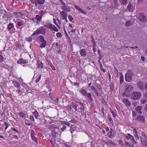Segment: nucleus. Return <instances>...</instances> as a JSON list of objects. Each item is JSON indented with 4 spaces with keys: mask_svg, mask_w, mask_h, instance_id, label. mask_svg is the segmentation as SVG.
Here are the masks:
<instances>
[{
    "mask_svg": "<svg viewBox=\"0 0 147 147\" xmlns=\"http://www.w3.org/2000/svg\"><path fill=\"white\" fill-rule=\"evenodd\" d=\"M46 33V29L43 26H41L38 28L35 31L34 33L32 34V36H34L36 35H38L39 34H42L44 35Z\"/></svg>",
    "mask_w": 147,
    "mask_h": 147,
    "instance_id": "1",
    "label": "nucleus"
},
{
    "mask_svg": "<svg viewBox=\"0 0 147 147\" xmlns=\"http://www.w3.org/2000/svg\"><path fill=\"white\" fill-rule=\"evenodd\" d=\"M45 26L47 28L51 30V31H54L56 32L58 31L59 30L57 27L53 24L49 23L45 25Z\"/></svg>",
    "mask_w": 147,
    "mask_h": 147,
    "instance_id": "2",
    "label": "nucleus"
},
{
    "mask_svg": "<svg viewBox=\"0 0 147 147\" xmlns=\"http://www.w3.org/2000/svg\"><path fill=\"white\" fill-rule=\"evenodd\" d=\"M141 96V93L137 92H133L131 95V98L134 100L138 99Z\"/></svg>",
    "mask_w": 147,
    "mask_h": 147,
    "instance_id": "3",
    "label": "nucleus"
},
{
    "mask_svg": "<svg viewBox=\"0 0 147 147\" xmlns=\"http://www.w3.org/2000/svg\"><path fill=\"white\" fill-rule=\"evenodd\" d=\"M134 89L133 86L131 85L127 86L124 92V94L127 96H128L129 95V93Z\"/></svg>",
    "mask_w": 147,
    "mask_h": 147,
    "instance_id": "4",
    "label": "nucleus"
},
{
    "mask_svg": "<svg viewBox=\"0 0 147 147\" xmlns=\"http://www.w3.org/2000/svg\"><path fill=\"white\" fill-rule=\"evenodd\" d=\"M138 19L139 20L143 22H145L147 20V19L144 15L142 13L140 14L138 17Z\"/></svg>",
    "mask_w": 147,
    "mask_h": 147,
    "instance_id": "5",
    "label": "nucleus"
},
{
    "mask_svg": "<svg viewBox=\"0 0 147 147\" xmlns=\"http://www.w3.org/2000/svg\"><path fill=\"white\" fill-rule=\"evenodd\" d=\"M132 79V75L129 73H126L125 74V80L126 82H131Z\"/></svg>",
    "mask_w": 147,
    "mask_h": 147,
    "instance_id": "6",
    "label": "nucleus"
},
{
    "mask_svg": "<svg viewBox=\"0 0 147 147\" xmlns=\"http://www.w3.org/2000/svg\"><path fill=\"white\" fill-rule=\"evenodd\" d=\"M60 14L62 17V20H66L67 17V13L66 11H63L60 12Z\"/></svg>",
    "mask_w": 147,
    "mask_h": 147,
    "instance_id": "7",
    "label": "nucleus"
},
{
    "mask_svg": "<svg viewBox=\"0 0 147 147\" xmlns=\"http://www.w3.org/2000/svg\"><path fill=\"white\" fill-rule=\"evenodd\" d=\"M28 61L27 59H24L21 58L20 59L18 60L17 63L18 64H25L28 63Z\"/></svg>",
    "mask_w": 147,
    "mask_h": 147,
    "instance_id": "8",
    "label": "nucleus"
},
{
    "mask_svg": "<svg viewBox=\"0 0 147 147\" xmlns=\"http://www.w3.org/2000/svg\"><path fill=\"white\" fill-rule=\"evenodd\" d=\"M142 143L144 146L146 147L147 146V142L146 140H147L146 138H143L141 136H140Z\"/></svg>",
    "mask_w": 147,
    "mask_h": 147,
    "instance_id": "9",
    "label": "nucleus"
},
{
    "mask_svg": "<svg viewBox=\"0 0 147 147\" xmlns=\"http://www.w3.org/2000/svg\"><path fill=\"white\" fill-rule=\"evenodd\" d=\"M136 120L142 122H144L145 121V118L144 117L141 115H139L137 116Z\"/></svg>",
    "mask_w": 147,
    "mask_h": 147,
    "instance_id": "10",
    "label": "nucleus"
},
{
    "mask_svg": "<svg viewBox=\"0 0 147 147\" xmlns=\"http://www.w3.org/2000/svg\"><path fill=\"white\" fill-rule=\"evenodd\" d=\"M61 8L63 10H64L68 11H70L71 10L70 7L67 6L66 5L65 3H63V5L61 6Z\"/></svg>",
    "mask_w": 147,
    "mask_h": 147,
    "instance_id": "11",
    "label": "nucleus"
},
{
    "mask_svg": "<svg viewBox=\"0 0 147 147\" xmlns=\"http://www.w3.org/2000/svg\"><path fill=\"white\" fill-rule=\"evenodd\" d=\"M78 103L79 106H80V107H78V109H80L81 112L84 111V104L82 103H81L80 102H78Z\"/></svg>",
    "mask_w": 147,
    "mask_h": 147,
    "instance_id": "12",
    "label": "nucleus"
},
{
    "mask_svg": "<svg viewBox=\"0 0 147 147\" xmlns=\"http://www.w3.org/2000/svg\"><path fill=\"white\" fill-rule=\"evenodd\" d=\"M31 136L32 140L35 141L36 143H38L37 140L34 136V131L33 130L31 131Z\"/></svg>",
    "mask_w": 147,
    "mask_h": 147,
    "instance_id": "13",
    "label": "nucleus"
},
{
    "mask_svg": "<svg viewBox=\"0 0 147 147\" xmlns=\"http://www.w3.org/2000/svg\"><path fill=\"white\" fill-rule=\"evenodd\" d=\"M123 102L127 107H130L131 106V103L129 101L127 98H124L123 100Z\"/></svg>",
    "mask_w": 147,
    "mask_h": 147,
    "instance_id": "14",
    "label": "nucleus"
},
{
    "mask_svg": "<svg viewBox=\"0 0 147 147\" xmlns=\"http://www.w3.org/2000/svg\"><path fill=\"white\" fill-rule=\"evenodd\" d=\"M137 86L140 90H143L144 88V84L142 82L140 81L137 83Z\"/></svg>",
    "mask_w": 147,
    "mask_h": 147,
    "instance_id": "15",
    "label": "nucleus"
},
{
    "mask_svg": "<svg viewBox=\"0 0 147 147\" xmlns=\"http://www.w3.org/2000/svg\"><path fill=\"white\" fill-rule=\"evenodd\" d=\"M44 40V38L42 35L39 36L36 38V41L38 43H41Z\"/></svg>",
    "mask_w": 147,
    "mask_h": 147,
    "instance_id": "16",
    "label": "nucleus"
},
{
    "mask_svg": "<svg viewBox=\"0 0 147 147\" xmlns=\"http://www.w3.org/2000/svg\"><path fill=\"white\" fill-rule=\"evenodd\" d=\"M78 102H76V103L72 102L71 104V106L72 108L74 109L76 111H77V108L79 107L78 103Z\"/></svg>",
    "mask_w": 147,
    "mask_h": 147,
    "instance_id": "17",
    "label": "nucleus"
},
{
    "mask_svg": "<svg viewBox=\"0 0 147 147\" xmlns=\"http://www.w3.org/2000/svg\"><path fill=\"white\" fill-rule=\"evenodd\" d=\"M142 109V107L141 106H138L135 108L136 112L139 114H141L142 113V112H141Z\"/></svg>",
    "mask_w": 147,
    "mask_h": 147,
    "instance_id": "18",
    "label": "nucleus"
},
{
    "mask_svg": "<svg viewBox=\"0 0 147 147\" xmlns=\"http://www.w3.org/2000/svg\"><path fill=\"white\" fill-rule=\"evenodd\" d=\"M133 133L136 139L137 140L138 139H139V137L138 136V135L137 134V131L136 129V128H134V130L133 131Z\"/></svg>",
    "mask_w": 147,
    "mask_h": 147,
    "instance_id": "19",
    "label": "nucleus"
},
{
    "mask_svg": "<svg viewBox=\"0 0 147 147\" xmlns=\"http://www.w3.org/2000/svg\"><path fill=\"white\" fill-rule=\"evenodd\" d=\"M80 53L82 56H86V53L84 49H82L80 51Z\"/></svg>",
    "mask_w": 147,
    "mask_h": 147,
    "instance_id": "20",
    "label": "nucleus"
},
{
    "mask_svg": "<svg viewBox=\"0 0 147 147\" xmlns=\"http://www.w3.org/2000/svg\"><path fill=\"white\" fill-rule=\"evenodd\" d=\"M5 14L3 16V17H6L7 18H10L12 16V14L10 12H5Z\"/></svg>",
    "mask_w": 147,
    "mask_h": 147,
    "instance_id": "21",
    "label": "nucleus"
},
{
    "mask_svg": "<svg viewBox=\"0 0 147 147\" xmlns=\"http://www.w3.org/2000/svg\"><path fill=\"white\" fill-rule=\"evenodd\" d=\"M128 9L129 11H132L133 9V7L131 3L130 2H129L127 6Z\"/></svg>",
    "mask_w": 147,
    "mask_h": 147,
    "instance_id": "22",
    "label": "nucleus"
},
{
    "mask_svg": "<svg viewBox=\"0 0 147 147\" xmlns=\"http://www.w3.org/2000/svg\"><path fill=\"white\" fill-rule=\"evenodd\" d=\"M12 84L14 85L15 87L18 88L20 86L19 83L16 81H14L12 82Z\"/></svg>",
    "mask_w": 147,
    "mask_h": 147,
    "instance_id": "23",
    "label": "nucleus"
},
{
    "mask_svg": "<svg viewBox=\"0 0 147 147\" xmlns=\"http://www.w3.org/2000/svg\"><path fill=\"white\" fill-rule=\"evenodd\" d=\"M41 43L42 44L40 45V47L41 48H45L46 47V41L45 40H44Z\"/></svg>",
    "mask_w": 147,
    "mask_h": 147,
    "instance_id": "24",
    "label": "nucleus"
},
{
    "mask_svg": "<svg viewBox=\"0 0 147 147\" xmlns=\"http://www.w3.org/2000/svg\"><path fill=\"white\" fill-rule=\"evenodd\" d=\"M21 13L20 12H16L14 13L13 14L14 15L16 16V18L19 19L20 18Z\"/></svg>",
    "mask_w": 147,
    "mask_h": 147,
    "instance_id": "25",
    "label": "nucleus"
},
{
    "mask_svg": "<svg viewBox=\"0 0 147 147\" xmlns=\"http://www.w3.org/2000/svg\"><path fill=\"white\" fill-rule=\"evenodd\" d=\"M80 92L84 96H86L88 94L86 91L85 89H82L80 91Z\"/></svg>",
    "mask_w": 147,
    "mask_h": 147,
    "instance_id": "26",
    "label": "nucleus"
},
{
    "mask_svg": "<svg viewBox=\"0 0 147 147\" xmlns=\"http://www.w3.org/2000/svg\"><path fill=\"white\" fill-rule=\"evenodd\" d=\"M45 0H36L37 5L40 4H43L44 3Z\"/></svg>",
    "mask_w": 147,
    "mask_h": 147,
    "instance_id": "27",
    "label": "nucleus"
},
{
    "mask_svg": "<svg viewBox=\"0 0 147 147\" xmlns=\"http://www.w3.org/2000/svg\"><path fill=\"white\" fill-rule=\"evenodd\" d=\"M120 84H121L124 80V77L123 75L121 74L120 76Z\"/></svg>",
    "mask_w": 147,
    "mask_h": 147,
    "instance_id": "28",
    "label": "nucleus"
},
{
    "mask_svg": "<svg viewBox=\"0 0 147 147\" xmlns=\"http://www.w3.org/2000/svg\"><path fill=\"white\" fill-rule=\"evenodd\" d=\"M14 26V25L13 24L11 23H10L8 25L7 27V30L8 31H9V30L11 29Z\"/></svg>",
    "mask_w": 147,
    "mask_h": 147,
    "instance_id": "29",
    "label": "nucleus"
},
{
    "mask_svg": "<svg viewBox=\"0 0 147 147\" xmlns=\"http://www.w3.org/2000/svg\"><path fill=\"white\" fill-rule=\"evenodd\" d=\"M38 68L42 69L43 67V63L42 62L40 61L38 62Z\"/></svg>",
    "mask_w": 147,
    "mask_h": 147,
    "instance_id": "30",
    "label": "nucleus"
},
{
    "mask_svg": "<svg viewBox=\"0 0 147 147\" xmlns=\"http://www.w3.org/2000/svg\"><path fill=\"white\" fill-rule=\"evenodd\" d=\"M24 22L23 20H21V21L18 22L17 23V25L19 27L21 26L24 25Z\"/></svg>",
    "mask_w": 147,
    "mask_h": 147,
    "instance_id": "31",
    "label": "nucleus"
},
{
    "mask_svg": "<svg viewBox=\"0 0 147 147\" xmlns=\"http://www.w3.org/2000/svg\"><path fill=\"white\" fill-rule=\"evenodd\" d=\"M86 96L90 101H92L93 100V99L92 97V96L90 93H88L87 94Z\"/></svg>",
    "mask_w": 147,
    "mask_h": 147,
    "instance_id": "32",
    "label": "nucleus"
},
{
    "mask_svg": "<svg viewBox=\"0 0 147 147\" xmlns=\"http://www.w3.org/2000/svg\"><path fill=\"white\" fill-rule=\"evenodd\" d=\"M68 19L69 21L70 22L74 23V21L73 18L71 16L69 15L68 16Z\"/></svg>",
    "mask_w": 147,
    "mask_h": 147,
    "instance_id": "33",
    "label": "nucleus"
},
{
    "mask_svg": "<svg viewBox=\"0 0 147 147\" xmlns=\"http://www.w3.org/2000/svg\"><path fill=\"white\" fill-rule=\"evenodd\" d=\"M126 138L129 140V139L133 140L134 139V137L130 134H128V136H126Z\"/></svg>",
    "mask_w": 147,
    "mask_h": 147,
    "instance_id": "34",
    "label": "nucleus"
},
{
    "mask_svg": "<svg viewBox=\"0 0 147 147\" xmlns=\"http://www.w3.org/2000/svg\"><path fill=\"white\" fill-rule=\"evenodd\" d=\"M19 115L22 117V118H24L26 117V114L24 113H22V112H20L19 113Z\"/></svg>",
    "mask_w": 147,
    "mask_h": 147,
    "instance_id": "35",
    "label": "nucleus"
},
{
    "mask_svg": "<svg viewBox=\"0 0 147 147\" xmlns=\"http://www.w3.org/2000/svg\"><path fill=\"white\" fill-rule=\"evenodd\" d=\"M42 18V16H40L38 15H37L36 17V18L37 20L38 21L40 22Z\"/></svg>",
    "mask_w": 147,
    "mask_h": 147,
    "instance_id": "36",
    "label": "nucleus"
},
{
    "mask_svg": "<svg viewBox=\"0 0 147 147\" xmlns=\"http://www.w3.org/2000/svg\"><path fill=\"white\" fill-rule=\"evenodd\" d=\"M33 114L34 115L35 118H37L38 115V114L37 111H35L33 113Z\"/></svg>",
    "mask_w": 147,
    "mask_h": 147,
    "instance_id": "37",
    "label": "nucleus"
},
{
    "mask_svg": "<svg viewBox=\"0 0 147 147\" xmlns=\"http://www.w3.org/2000/svg\"><path fill=\"white\" fill-rule=\"evenodd\" d=\"M25 18V15L23 13H21L20 17V18H21L22 19L24 20Z\"/></svg>",
    "mask_w": 147,
    "mask_h": 147,
    "instance_id": "38",
    "label": "nucleus"
},
{
    "mask_svg": "<svg viewBox=\"0 0 147 147\" xmlns=\"http://www.w3.org/2000/svg\"><path fill=\"white\" fill-rule=\"evenodd\" d=\"M56 36L57 38H60L62 36L61 33L60 32H58L56 33Z\"/></svg>",
    "mask_w": 147,
    "mask_h": 147,
    "instance_id": "39",
    "label": "nucleus"
},
{
    "mask_svg": "<svg viewBox=\"0 0 147 147\" xmlns=\"http://www.w3.org/2000/svg\"><path fill=\"white\" fill-rule=\"evenodd\" d=\"M107 118L109 120V121L111 122V123H113V121L112 119V117L108 115L107 116Z\"/></svg>",
    "mask_w": 147,
    "mask_h": 147,
    "instance_id": "40",
    "label": "nucleus"
},
{
    "mask_svg": "<svg viewBox=\"0 0 147 147\" xmlns=\"http://www.w3.org/2000/svg\"><path fill=\"white\" fill-rule=\"evenodd\" d=\"M110 89H111V90H113V89L114 88V85L113 84H112V83L110 84Z\"/></svg>",
    "mask_w": 147,
    "mask_h": 147,
    "instance_id": "41",
    "label": "nucleus"
},
{
    "mask_svg": "<svg viewBox=\"0 0 147 147\" xmlns=\"http://www.w3.org/2000/svg\"><path fill=\"white\" fill-rule=\"evenodd\" d=\"M146 99L142 98L140 101V102L142 104H144L146 102Z\"/></svg>",
    "mask_w": 147,
    "mask_h": 147,
    "instance_id": "42",
    "label": "nucleus"
},
{
    "mask_svg": "<svg viewBox=\"0 0 147 147\" xmlns=\"http://www.w3.org/2000/svg\"><path fill=\"white\" fill-rule=\"evenodd\" d=\"M131 24V22L129 21H127L126 22L125 26H128Z\"/></svg>",
    "mask_w": 147,
    "mask_h": 147,
    "instance_id": "43",
    "label": "nucleus"
},
{
    "mask_svg": "<svg viewBox=\"0 0 147 147\" xmlns=\"http://www.w3.org/2000/svg\"><path fill=\"white\" fill-rule=\"evenodd\" d=\"M107 145H111L113 144L115 145V144L114 143L112 142H111V141H109L107 142Z\"/></svg>",
    "mask_w": 147,
    "mask_h": 147,
    "instance_id": "44",
    "label": "nucleus"
},
{
    "mask_svg": "<svg viewBox=\"0 0 147 147\" xmlns=\"http://www.w3.org/2000/svg\"><path fill=\"white\" fill-rule=\"evenodd\" d=\"M111 130H112V129H111L110 131L109 132L107 133L108 136L110 138H111V137L112 136H111L112 131H111Z\"/></svg>",
    "mask_w": 147,
    "mask_h": 147,
    "instance_id": "45",
    "label": "nucleus"
},
{
    "mask_svg": "<svg viewBox=\"0 0 147 147\" xmlns=\"http://www.w3.org/2000/svg\"><path fill=\"white\" fill-rule=\"evenodd\" d=\"M62 124H64L65 125H67V126H68L69 127L70 125L69 123L68 122H66L65 121L63 122Z\"/></svg>",
    "mask_w": 147,
    "mask_h": 147,
    "instance_id": "46",
    "label": "nucleus"
},
{
    "mask_svg": "<svg viewBox=\"0 0 147 147\" xmlns=\"http://www.w3.org/2000/svg\"><path fill=\"white\" fill-rule=\"evenodd\" d=\"M50 142L52 145L53 146H54L55 144V139L51 140H50Z\"/></svg>",
    "mask_w": 147,
    "mask_h": 147,
    "instance_id": "47",
    "label": "nucleus"
},
{
    "mask_svg": "<svg viewBox=\"0 0 147 147\" xmlns=\"http://www.w3.org/2000/svg\"><path fill=\"white\" fill-rule=\"evenodd\" d=\"M74 7L76 9H77L78 11H79L81 9L80 7L77 5H75Z\"/></svg>",
    "mask_w": 147,
    "mask_h": 147,
    "instance_id": "48",
    "label": "nucleus"
},
{
    "mask_svg": "<svg viewBox=\"0 0 147 147\" xmlns=\"http://www.w3.org/2000/svg\"><path fill=\"white\" fill-rule=\"evenodd\" d=\"M26 40L28 42H31L32 41V38L31 37H28L26 39Z\"/></svg>",
    "mask_w": 147,
    "mask_h": 147,
    "instance_id": "49",
    "label": "nucleus"
},
{
    "mask_svg": "<svg viewBox=\"0 0 147 147\" xmlns=\"http://www.w3.org/2000/svg\"><path fill=\"white\" fill-rule=\"evenodd\" d=\"M4 57L2 55H0V62H2L3 61Z\"/></svg>",
    "mask_w": 147,
    "mask_h": 147,
    "instance_id": "50",
    "label": "nucleus"
},
{
    "mask_svg": "<svg viewBox=\"0 0 147 147\" xmlns=\"http://www.w3.org/2000/svg\"><path fill=\"white\" fill-rule=\"evenodd\" d=\"M69 122L73 123H77V121L74 119L71 120Z\"/></svg>",
    "mask_w": 147,
    "mask_h": 147,
    "instance_id": "51",
    "label": "nucleus"
},
{
    "mask_svg": "<svg viewBox=\"0 0 147 147\" xmlns=\"http://www.w3.org/2000/svg\"><path fill=\"white\" fill-rule=\"evenodd\" d=\"M121 2L123 4H125L127 3V0H121Z\"/></svg>",
    "mask_w": 147,
    "mask_h": 147,
    "instance_id": "52",
    "label": "nucleus"
},
{
    "mask_svg": "<svg viewBox=\"0 0 147 147\" xmlns=\"http://www.w3.org/2000/svg\"><path fill=\"white\" fill-rule=\"evenodd\" d=\"M66 128V126L64 125H63L62 127L61 128V130L62 131H63Z\"/></svg>",
    "mask_w": 147,
    "mask_h": 147,
    "instance_id": "53",
    "label": "nucleus"
},
{
    "mask_svg": "<svg viewBox=\"0 0 147 147\" xmlns=\"http://www.w3.org/2000/svg\"><path fill=\"white\" fill-rule=\"evenodd\" d=\"M41 75H40L38 77V78L36 80V83H37V82H39V80H40L41 79Z\"/></svg>",
    "mask_w": 147,
    "mask_h": 147,
    "instance_id": "54",
    "label": "nucleus"
},
{
    "mask_svg": "<svg viewBox=\"0 0 147 147\" xmlns=\"http://www.w3.org/2000/svg\"><path fill=\"white\" fill-rule=\"evenodd\" d=\"M80 12H81L84 15L86 14V13L82 9H81L79 11Z\"/></svg>",
    "mask_w": 147,
    "mask_h": 147,
    "instance_id": "55",
    "label": "nucleus"
},
{
    "mask_svg": "<svg viewBox=\"0 0 147 147\" xmlns=\"http://www.w3.org/2000/svg\"><path fill=\"white\" fill-rule=\"evenodd\" d=\"M141 135L142 137H143V138H146V136L145 135V134L143 131H142L141 132Z\"/></svg>",
    "mask_w": 147,
    "mask_h": 147,
    "instance_id": "56",
    "label": "nucleus"
},
{
    "mask_svg": "<svg viewBox=\"0 0 147 147\" xmlns=\"http://www.w3.org/2000/svg\"><path fill=\"white\" fill-rule=\"evenodd\" d=\"M90 88L93 91H94V90H95L96 89L95 87H94L93 86H91Z\"/></svg>",
    "mask_w": 147,
    "mask_h": 147,
    "instance_id": "57",
    "label": "nucleus"
},
{
    "mask_svg": "<svg viewBox=\"0 0 147 147\" xmlns=\"http://www.w3.org/2000/svg\"><path fill=\"white\" fill-rule=\"evenodd\" d=\"M119 144L121 145H123V142L121 140H119Z\"/></svg>",
    "mask_w": 147,
    "mask_h": 147,
    "instance_id": "58",
    "label": "nucleus"
},
{
    "mask_svg": "<svg viewBox=\"0 0 147 147\" xmlns=\"http://www.w3.org/2000/svg\"><path fill=\"white\" fill-rule=\"evenodd\" d=\"M53 22L54 23V24H55V25L57 26V27L58 26V24L56 22V20H55V19H53Z\"/></svg>",
    "mask_w": 147,
    "mask_h": 147,
    "instance_id": "59",
    "label": "nucleus"
},
{
    "mask_svg": "<svg viewBox=\"0 0 147 147\" xmlns=\"http://www.w3.org/2000/svg\"><path fill=\"white\" fill-rule=\"evenodd\" d=\"M30 120L34 121V117L32 116H30Z\"/></svg>",
    "mask_w": 147,
    "mask_h": 147,
    "instance_id": "60",
    "label": "nucleus"
},
{
    "mask_svg": "<svg viewBox=\"0 0 147 147\" xmlns=\"http://www.w3.org/2000/svg\"><path fill=\"white\" fill-rule=\"evenodd\" d=\"M4 125L6 126L5 129L6 130L7 128L9 126H8V124L7 123H6L5 122Z\"/></svg>",
    "mask_w": 147,
    "mask_h": 147,
    "instance_id": "61",
    "label": "nucleus"
},
{
    "mask_svg": "<svg viewBox=\"0 0 147 147\" xmlns=\"http://www.w3.org/2000/svg\"><path fill=\"white\" fill-rule=\"evenodd\" d=\"M31 1L32 3H35L36 5H37V3L36 2V0H31Z\"/></svg>",
    "mask_w": 147,
    "mask_h": 147,
    "instance_id": "62",
    "label": "nucleus"
},
{
    "mask_svg": "<svg viewBox=\"0 0 147 147\" xmlns=\"http://www.w3.org/2000/svg\"><path fill=\"white\" fill-rule=\"evenodd\" d=\"M17 92L20 95H22L21 91L20 90H17Z\"/></svg>",
    "mask_w": 147,
    "mask_h": 147,
    "instance_id": "63",
    "label": "nucleus"
},
{
    "mask_svg": "<svg viewBox=\"0 0 147 147\" xmlns=\"http://www.w3.org/2000/svg\"><path fill=\"white\" fill-rule=\"evenodd\" d=\"M145 88L146 90H147V82L145 83Z\"/></svg>",
    "mask_w": 147,
    "mask_h": 147,
    "instance_id": "64",
    "label": "nucleus"
}]
</instances>
